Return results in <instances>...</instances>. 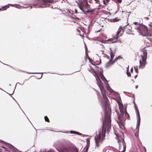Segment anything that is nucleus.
Listing matches in <instances>:
<instances>
[{
	"label": "nucleus",
	"instance_id": "4d7b16f0",
	"mask_svg": "<svg viewBox=\"0 0 152 152\" xmlns=\"http://www.w3.org/2000/svg\"><path fill=\"white\" fill-rule=\"evenodd\" d=\"M0 62H1V63H2V62H1V61H0Z\"/></svg>",
	"mask_w": 152,
	"mask_h": 152
},
{
	"label": "nucleus",
	"instance_id": "8fccbe9b",
	"mask_svg": "<svg viewBox=\"0 0 152 152\" xmlns=\"http://www.w3.org/2000/svg\"><path fill=\"white\" fill-rule=\"evenodd\" d=\"M14 90H13V92H12V94H10V95L11 94H13V93H14Z\"/></svg>",
	"mask_w": 152,
	"mask_h": 152
},
{
	"label": "nucleus",
	"instance_id": "37998d69",
	"mask_svg": "<svg viewBox=\"0 0 152 152\" xmlns=\"http://www.w3.org/2000/svg\"><path fill=\"white\" fill-rule=\"evenodd\" d=\"M42 75H41V76H40V77L39 78V79H40L42 77Z\"/></svg>",
	"mask_w": 152,
	"mask_h": 152
},
{
	"label": "nucleus",
	"instance_id": "412c9836",
	"mask_svg": "<svg viewBox=\"0 0 152 152\" xmlns=\"http://www.w3.org/2000/svg\"><path fill=\"white\" fill-rule=\"evenodd\" d=\"M119 58V56L116 58L113 61H112V64H114L118 60Z\"/></svg>",
	"mask_w": 152,
	"mask_h": 152
},
{
	"label": "nucleus",
	"instance_id": "4be33fe9",
	"mask_svg": "<svg viewBox=\"0 0 152 152\" xmlns=\"http://www.w3.org/2000/svg\"><path fill=\"white\" fill-rule=\"evenodd\" d=\"M110 1L109 0H104L103 3L105 5H107V3H108Z\"/></svg>",
	"mask_w": 152,
	"mask_h": 152
},
{
	"label": "nucleus",
	"instance_id": "5fc2aeb1",
	"mask_svg": "<svg viewBox=\"0 0 152 152\" xmlns=\"http://www.w3.org/2000/svg\"><path fill=\"white\" fill-rule=\"evenodd\" d=\"M130 29H132V27L130 29V28H129V30H130Z\"/></svg>",
	"mask_w": 152,
	"mask_h": 152
},
{
	"label": "nucleus",
	"instance_id": "bb28decb",
	"mask_svg": "<svg viewBox=\"0 0 152 152\" xmlns=\"http://www.w3.org/2000/svg\"><path fill=\"white\" fill-rule=\"evenodd\" d=\"M0 141L1 142H3V143H4V145H7V144H9L7 143H6V142H5L4 141H2V140H0Z\"/></svg>",
	"mask_w": 152,
	"mask_h": 152
},
{
	"label": "nucleus",
	"instance_id": "a878e982",
	"mask_svg": "<svg viewBox=\"0 0 152 152\" xmlns=\"http://www.w3.org/2000/svg\"><path fill=\"white\" fill-rule=\"evenodd\" d=\"M128 71H129V69H127V72H126L128 76L130 77L131 75V73L130 72H128Z\"/></svg>",
	"mask_w": 152,
	"mask_h": 152
},
{
	"label": "nucleus",
	"instance_id": "a211bd4d",
	"mask_svg": "<svg viewBox=\"0 0 152 152\" xmlns=\"http://www.w3.org/2000/svg\"><path fill=\"white\" fill-rule=\"evenodd\" d=\"M113 64H112V61L110 60L106 64V67L107 68H109Z\"/></svg>",
	"mask_w": 152,
	"mask_h": 152
},
{
	"label": "nucleus",
	"instance_id": "f8f14e48",
	"mask_svg": "<svg viewBox=\"0 0 152 152\" xmlns=\"http://www.w3.org/2000/svg\"><path fill=\"white\" fill-rule=\"evenodd\" d=\"M146 60L142 59V61L140 60L139 61L140 66L139 68L140 69H143L146 64Z\"/></svg>",
	"mask_w": 152,
	"mask_h": 152
},
{
	"label": "nucleus",
	"instance_id": "aec40b11",
	"mask_svg": "<svg viewBox=\"0 0 152 152\" xmlns=\"http://www.w3.org/2000/svg\"><path fill=\"white\" fill-rule=\"evenodd\" d=\"M107 89L110 92V93H112L113 92H114V91L109 86H108V87H107Z\"/></svg>",
	"mask_w": 152,
	"mask_h": 152
},
{
	"label": "nucleus",
	"instance_id": "c03bdc74",
	"mask_svg": "<svg viewBox=\"0 0 152 152\" xmlns=\"http://www.w3.org/2000/svg\"><path fill=\"white\" fill-rule=\"evenodd\" d=\"M138 87V86H135V88H137Z\"/></svg>",
	"mask_w": 152,
	"mask_h": 152
},
{
	"label": "nucleus",
	"instance_id": "e433bc0d",
	"mask_svg": "<svg viewBox=\"0 0 152 152\" xmlns=\"http://www.w3.org/2000/svg\"><path fill=\"white\" fill-rule=\"evenodd\" d=\"M32 73H42V72H33Z\"/></svg>",
	"mask_w": 152,
	"mask_h": 152
},
{
	"label": "nucleus",
	"instance_id": "72a5a7b5",
	"mask_svg": "<svg viewBox=\"0 0 152 152\" xmlns=\"http://www.w3.org/2000/svg\"><path fill=\"white\" fill-rule=\"evenodd\" d=\"M18 105L19 106L20 109L22 110V111H23V112L24 113V114H25V113H24V112H23V110L21 109V108L20 106H19V104L18 103Z\"/></svg>",
	"mask_w": 152,
	"mask_h": 152
},
{
	"label": "nucleus",
	"instance_id": "052dcab7",
	"mask_svg": "<svg viewBox=\"0 0 152 152\" xmlns=\"http://www.w3.org/2000/svg\"><path fill=\"white\" fill-rule=\"evenodd\" d=\"M79 31H78L79 32Z\"/></svg>",
	"mask_w": 152,
	"mask_h": 152
},
{
	"label": "nucleus",
	"instance_id": "6e6d98bb",
	"mask_svg": "<svg viewBox=\"0 0 152 152\" xmlns=\"http://www.w3.org/2000/svg\"><path fill=\"white\" fill-rule=\"evenodd\" d=\"M0 62H1V63H2V62H1V61H0Z\"/></svg>",
	"mask_w": 152,
	"mask_h": 152
},
{
	"label": "nucleus",
	"instance_id": "864d4df0",
	"mask_svg": "<svg viewBox=\"0 0 152 152\" xmlns=\"http://www.w3.org/2000/svg\"><path fill=\"white\" fill-rule=\"evenodd\" d=\"M3 64H4V63H3ZM5 65H6V64H5ZM6 65H7V64H6ZM7 65L8 66H9L8 65Z\"/></svg>",
	"mask_w": 152,
	"mask_h": 152
},
{
	"label": "nucleus",
	"instance_id": "dca6fc26",
	"mask_svg": "<svg viewBox=\"0 0 152 152\" xmlns=\"http://www.w3.org/2000/svg\"><path fill=\"white\" fill-rule=\"evenodd\" d=\"M10 7V4H7L5 5L3 7H1V8H0V11H2L5 10L7 8H8Z\"/></svg>",
	"mask_w": 152,
	"mask_h": 152
},
{
	"label": "nucleus",
	"instance_id": "cd10ccee",
	"mask_svg": "<svg viewBox=\"0 0 152 152\" xmlns=\"http://www.w3.org/2000/svg\"><path fill=\"white\" fill-rule=\"evenodd\" d=\"M76 131H70V133L71 134H76Z\"/></svg>",
	"mask_w": 152,
	"mask_h": 152
},
{
	"label": "nucleus",
	"instance_id": "de8ad7c7",
	"mask_svg": "<svg viewBox=\"0 0 152 152\" xmlns=\"http://www.w3.org/2000/svg\"><path fill=\"white\" fill-rule=\"evenodd\" d=\"M2 149L1 148H0V152H2Z\"/></svg>",
	"mask_w": 152,
	"mask_h": 152
},
{
	"label": "nucleus",
	"instance_id": "39448f33",
	"mask_svg": "<svg viewBox=\"0 0 152 152\" xmlns=\"http://www.w3.org/2000/svg\"><path fill=\"white\" fill-rule=\"evenodd\" d=\"M134 104L135 105V107L136 108V113L137 115V126L136 128V129L137 130L136 131V133H135V135L136 137H137V136H138L139 132L140 127L139 126L140 125V118L139 111L136 108V106L135 105V104L134 102Z\"/></svg>",
	"mask_w": 152,
	"mask_h": 152
},
{
	"label": "nucleus",
	"instance_id": "2f4dec72",
	"mask_svg": "<svg viewBox=\"0 0 152 152\" xmlns=\"http://www.w3.org/2000/svg\"><path fill=\"white\" fill-rule=\"evenodd\" d=\"M97 3H99V0H94Z\"/></svg>",
	"mask_w": 152,
	"mask_h": 152
},
{
	"label": "nucleus",
	"instance_id": "a18cd8bd",
	"mask_svg": "<svg viewBox=\"0 0 152 152\" xmlns=\"http://www.w3.org/2000/svg\"><path fill=\"white\" fill-rule=\"evenodd\" d=\"M10 6H13V4H10Z\"/></svg>",
	"mask_w": 152,
	"mask_h": 152
},
{
	"label": "nucleus",
	"instance_id": "1a4fd4ad",
	"mask_svg": "<svg viewBox=\"0 0 152 152\" xmlns=\"http://www.w3.org/2000/svg\"><path fill=\"white\" fill-rule=\"evenodd\" d=\"M89 71L91 72L95 76L96 78V80L97 81V83L98 86H99V84L100 83H101L102 82L99 76L94 71L93 68L91 67H90L88 69Z\"/></svg>",
	"mask_w": 152,
	"mask_h": 152
},
{
	"label": "nucleus",
	"instance_id": "603ef678",
	"mask_svg": "<svg viewBox=\"0 0 152 152\" xmlns=\"http://www.w3.org/2000/svg\"><path fill=\"white\" fill-rule=\"evenodd\" d=\"M115 20L116 21H118V20H116V18H115Z\"/></svg>",
	"mask_w": 152,
	"mask_h": 152
},
{
	"label": "nucleus",
	"instance_id": "b1692460",
	"mask_svg": "<svg viewBox=\"0 0 152 152\" xmlns=\"http://www.w3.org/2000/svg\"><path fill=\"white\" fill-rule=\"evenodd\" d=\"M122 0H114V1L116 3H121L122 2Z\"/></svg>",
	"mask_w": 152,
	"mask_h": 152
},
{
	"label": "nucleus",
	"instance_id": "393cba45",
	"mask_svg": "<svg viewBox=\"0 0 152 152\" xmlns=\"http://www.w3.org/2000/svg\"><path fill=\"white\" fill-rule=\"evenodd\" d=\"M44 118H45V120L46 121H47L48 122H49V119L48 118V117L47 116H45Z\"/></svg>",
	"mask_w": 152,
	"mask_h": 152
},
{
	"label": "nucleus",
	"instance_id": "5701e85b",
	"mask_svg": "<svg viewBox=\"0 0 152 152\" xmlns=\"http://www.w3.org/2000/svg\"><path fill=\"white\" fill-rule=\"evenodd\" d=\"M134 69L135 71V72L138 73V67L137 66H134Z\"/></svg>",
	"mask_w": 152,
	"mask_h": 152
},
{
	"label": "nucleus",
	"instance_id": "13d9d810",
	"mask_svg": "<svg viewBox=\"0 0 152 152\" xmlns=\"http://www.w3.org/2000/svg\"><path fill=\"white\" fill-rule=\"evenodd\" d=\"M0 62H1V63H2V62H1V61H0Z\"/></svg>",
	"mask_w": 152,
	"mask_h": 152
},
{
	"label": "nucleus",
	"instance_id": "f704fd0d",
	"mask_svg": "<svg viewBox=\"0 0 152 152\" xmlns=\"http://www.w3.org/2000/svg\"><path fill=\"white\" fill-rule=\"evenodd\" d=\"M1 148H5V149H7V148H5L4 146H1Z\"/></svg>",
	"mask_w": 152,
	"mask_h": 152
},
{
	"label": "nucleus",
	"instance_id": "6e6552de",
	"mask_svg": "<svg viewBox=\"0 0 152 152\" xmlns=\"http://www.w3.org/2000/svg\"><path fill=\"white\" fill-rule=\"evenodd\" d=\"M121 29L119 28L118 29L117 33L116 35L112 38L106 40V42H111L112 43L116 42L117 40L114 41L115 39H117L120 37L122 35V34H119L120 32Z\"/></svg>",
	"mask_w": 152,
	"mask_h": 152
},
{
	"label": "nucleus",
	"instance_id": "f03ea898",
	"mask_svg": "<svg viewBox=\"0 0 152 152\" xmlns=\"http://www.w3.org/2000/svg\"><path fill=\"white\" fill-rule=\"evenodd\" d=\"M77 1H75V2L77 4L80 9L82 10L85 14H86V12L88 13L90 12L92 13L94 11V9L91 10L88 9L86 12L83 10V8L84 7H86L88 8L89 6V4L88 3L87 0H83V1L82 0H77Z\"/></svg>",
	"mask_w": 152,
	"mask_h": 152
},
{
	"label": "nucleus",
	"instance_id": "20e7f679",
	"mask_svg": "<svg viewBox=\"0 0 152 152\" xmlns=\"http://www.w3.org/2000/svg\"><path fill=\"white\" fill-rule=\"evenodd\" d=\"M139 33L143 36L149 37L151 36L148 32L147 27L145 26L142 25L141 23L140 29L139 30Z\"/></svg>",
	"mask_w": 152,
	"mask_h": 152
},
{
	"label": "nucleus",
	"instance_id": "473e14b6",
	"mask_svg": "<svg viewBox=\"0 0 152 152\" xmlns=\"http://www.w3.org/2000/svg\"><path fill=\"white\" fill-rule=\"evenodd\" d=\"M133 71V68H132L131 69V72L132 73Z\"/></svg>",
	"mask_w": 152,
	"mask_h": 152
},
{
	"label": "nucleus",
	"instance_id": "09e8293b",
	"mask_svg": "<svg viewBox=\"0 0 152 152\" xmlns=\"http://www.w3.org/2000/svg\"><path fill=\"white\" fill-rule=\"evenodd\" d=\"M137 76V75H136L135 76V78H136Z\"/></svg>",
	"mask_w": 152,
	"mask_h": 152
},
{
	"label": "nucleus",
	"instance_id": "2eb2a0df",
	"mask_svg": "<svg viewBox=\"0 0 152 152\" xmlns=\"http://www.w3.org/2000/svg\"><path fill=\"white\" fill-rule=\"evenodd\" d=\"M147 56V52L145 50H144L142 53V55H141L142 59L146 60Z\"/></svg>",
	"mask_w": 152,
	"mask_h": 152
},
{
	"label": "nucleus",
	"instance_id": "9d476101",
	"mask_svg": "<svg viewBox=\"0 0 152 152\" xmlns=\"http://www.w3.org/2000/svg\"><path fill=\"white\" fill-rule=\"evenodd\" d=\"M121 143H122L121 144L120 143L119 149L120 150L119 152H125L126 149V145L124 139L121 138Z\"/></svg>",
	"mask_w": 152,
	"mask_h": 152
},
{
	"label": "nucleus",
	"instance_id": "7c9ffc66",
	"mask_svg": "<svg viewBox=\"0 0 152 152\" xmlns=\"http://www.w3.org/2000/svg\"><path fill=\"white\" fill-rule=\"evenodd\" d=\"M116 136L117 137V138L118 139V142H120V140H119V136L116 134Z\"/></svg>",
	"mask_w": 152,
	"mask_h": 152
},
{
	"label": "nucleus",
	"instance_id": "6ab92c4d",
	"mask_svg": "<svg viewBox=\"0 0 152 152\" xmlns=\"http://www.w3.org/2000/svg\"><path fill=\"white\" fill-rule=\"evenodd\" d=\"M10 150L11 149L12 152H16L17 149L10 144Z\"/></svg>",
	"mask_w": 152,
	"mask_h": 152
},
{
	"label": "nucleus",
	"instance_id": "bf43d9fd",
	"mask_svg": "<svg viewBox=\"0 0 152 152\" xmlns=\"http://www.w3.org/2000/svg\"><path fill=\"white\" fill-rule=\"evenodd\" d=\"M0 89L1 90H3L2 89H1V88H0Z\"/></svg>",
	"mask_w": 152,
	"mask_h": 152
},
{
	"label": "nucleus",
	"instance_id": "680f3d73",
	"mask_svg": "<svg viewBox=\"0 0 152 152\" xmlns=\"http://www.w3.org/2000/svg\"><path fill=\"white\" fill-rule=\"evenodd\" d=\"M20 152H22L20 151Z\"/></svg>",
	"mask_w": 152,
	"mask_h": 152
},
{
	"label": "nucleus",
	"instance_id": "58836bf2",
	"mask_svg": "<svg viewBox=\"0 0 152 152\" xmlns=\"http://www.w3.org/2000/svg\"><path fill=\"white\" fill-rule=\"evenodd\" d=\"M13 98V99H14L15 101L16 102H17V104H18V103L15 100V99H14V98L12 96H11Z\"/></svg>",
	"mask_w": 152,
	"mask_h": 152
},
{
	"label": "nucleus",
	"instance_id": "ddd939ff",
	"mask_svg": "<svg viewBox=\"0 0 152 152\" xmlns=\"http://www.w3.org/2000/svg\"><path fill=\"white\" fill-rule=\"evenodd\" d=\"M99 77H100L101 79L106 84H108V82L106 79L103 76V74L101 72L99 75Z\"/></svg>",
	"mask_w": 152,
	"mask_h": 152
},
{
	"label": "nucleus",
	"instance_id": "f3484780",
	"mask_svg": "<svg viewBox=\"0 0 152 152\" xmlns=\"http://www.w3.org/2000/svg\"><path fill=\"white\" fill-rule=\"evenodd\" d=\"M110 61H112V60L114 56V54L113 53L112 50H111V48H110Z\"/></svg>",
	"mask_w": 152,
	"mask_h": 152
},
{
	"label": "nucleus",
	"instance_id": "4c0bfd02",
	"mask_svg": "<svg viewBox=\"0 0 152 152\" xmlns=\"http://www.w3.org/2000/svg\"><path fill=\"white\" fill-rule=\"evenodd\" d=\"M75 12L76 13H77V10H75Z\"/></svg>",
	"mask_w": 152,
	"mask_h": 152
},
{
	"label": "nucleus",
	"instance_id": "4468645a",
	"mask_svg": "<svg viewBox=\"0 0 152 152\" xmlns=\"http://www.w3.org/2000/svg\"><path fill=\"white\" fill-rule=\"evenodd\" d=\"M134 25H137L136 26H135L134 28L135 29H137V31L139 32V29H140V26H141V24H140L138 22H134Z\"/></svg>",
	"mask_w": 152,
	"mask_h": 152
},
{
	"label": "nucleus",
	"instance_id": "c9c22d12",
	"mask_svg": "<svg viewBox=\"0 0 152 152\" xmlns=\"http://www.w3.org/2000/svg\"><path fill=\"white\" fill-rule=\"evenodd\" d=\"M43 152H53L51 151H47V152L46 151H43Z\"/></svg>",
	"mask_w": 152,
	"mask_h": 152
},
{
	"label": "nucleus",
	"instance_id": "79ce46f5",
	"mask_svg": "<svg viewBox=\"0 0 152 152\" xmlns=\"http://www.w3.org/2000/svg\"><path fill=\"white\" fill-rule=\"evenodd\" d=\"M107 57L108 59L110 57L109 56H107Z\"/></svg>",
	"mask_w": 152,
	"mask_h": 152
},
{
	"label": "nucleus",
	"instance_id": "0eeeda50",
	"mask_svg": "<svg viewBox=\"0 0 152 152\" xmlns=\"http://www.w3.org/2000/svg\"><path fill=\"white\" fill-rule=\"evenodd\" d=\"M117 115L118 118V120L117 121V123H118L120 128L121 129H123L124 128V121L126 118H121V115L117 113Z\"/></svg>",
	"mask_w": 152,
	"mask_h": 152
},
{
	"label": "nucleus",
	"instance_id": "49530a36",
	"mask_svg": "<svg viewBox=\"0 0 152 152\" xmlns=\"http://www.w3.org/2000/svg\"><path fill=\"white\" fill-rule=\"evenodd\" d=\"M89 61L92 63V64H93L91 63V61L90 59V58H89Z\"/></svg>",
	"mask_w": 152,
	"mask_h": 152
},
{
	"label": "nucleus",
	"instance_id": "ea45409f",
	"mask_svg": "<svg viewBox=\"0 0 152 152\" xmlns=\"http://www.w3.org/2000/svg\"><path fill=\"white\" fill-rule=\"evenodd\" d=\"M118 99H119V100H120L121 99L120 97L119 96H118Z\"/></svg>",
	"mask_w": 152,
	"mask_h": 152
},
{
	"label": "nucleus",
	"instance_id": "a19ab883",
	"mask_svg": "<svg viewBox=\"0 0 152 152\" xmlns=\"http://www.w3.org/2000/svg\"><path fill=\"white\" fill-rule=\"evenodd\" d=\"M86 56H87V54L86 53Z\"/></svg>",
	"mask_w": 152,
	"mask_h": 152
},
{
	"label": "nucleus",
	"instance_id": "9b49d317",
	"mask_svg": "<svg viewBox=\"0 0 152 152\" xmlns=\"http://www.w3.org/2000/svg\"><path fill=\"white\" fill-rule=\"evenodd\" d=\"M53 2V0H43L40 3V4L42 5H45V6H43L40 5L39 6V7H48L47 4L48 3H52Z\"/></svg>",
	"mask_w": 152,
	"mask_h": 152
},
{
	"label": "nucleus",
	"instance_id": "c85d7f7f",
	"mask_svg": "<svg viewBox=\"0 0 152 152\" xmlns=\"http://www.w3.org/2000/svg\"><path fill=\"white\" fill-rule=\"evenodd\" d=\"M75 134L79 135H81L82 134L81 133L77 132H76Z\"/></svg>",
	"mask_w": 152,
	"mask_h": 152
},
{
	"label": "nucleus",
	"instance_id": "7ed1b4c3",
	"mask_svg": "<svg viewBox=\"0 0 152 152\" xmlns=\"http://www.w3.org/2000/svg\"><path fill=\"white\" fill-rule=\"evenodd\" d=\"M118 104L119 106V108L121 114V118H126L128 119H129V115L128 113H127L126 108H125L124 109L122 104L120 102H118L117 101Z\"/></svg>",
	"mask_w": 152,
	"mask_h": 152
},
{
	"label": "nucleus",
	"instance_id": "423d86ee",
	"mask_svg": "<svg viewBox=\"0 0 152 152\" xmlns=\"http://www.w3.org/2000/svg\"><path fill=\"white\" fill-rule=\"evenodd\" d=\"M62 152H78L75 147L70 145L64 146L61 150Z\"/></svg>",
	"mask_w": 152,
	"mask_h": 152
},
{
	"label": "nucleus",
	"instance_id": "3c124183",
	"mask_svg": "<svg viewBox=\"0 0 152 152\" xmlns=\"http://www.w3.org/2000/svg\"><path fill=\"white\" fill-rule=\"evenodd\" d=\"M146 18L147 20H148L149 19V18L148 17H147Z\"/></svg>",
	"mask_w": 152,
	"mask_h": 152
},
{
	"label": "nucleus",
	"instance_id": "f257e3e1",
	"mask_svg": "<svg viewBox=\"0 0 152 152\" xmlns=\"http://www.w3.org/2000/svg\"><path fill=\"white\" fill-rule=\"evenodd\" d=\"M100 90L102 94L103 97H100L98 95V99L101 102L102 108L105 111L104 121L103 123L102 129L99 132V134H96L94 139L95 141V148H99L101 144L102 143L104 139L106 133V128L109 130L111 127V119L110 115L107 112V107L109 104V100L106 95L104 94L102 89L99 87Z\"/></svg>",
	"mask_w": 152,
	"mask_h": 152
},
{
	"label": "nucleus",
	"instance_id": "c756f323",
	"mask_svg": "<svg viewBox=\"0 0 152 152\" xmlns=\"http://www.w3.org/2000/svg\"><path fill=\"white\" fill-rule=\"evenodd\" d=\"M86 141L87 142V143L88 144V143H89V139L88 138H87L86 139Z\"/></svg>",
	"mask_w": 152,
	"mask_h": 152
}]
</instances>
